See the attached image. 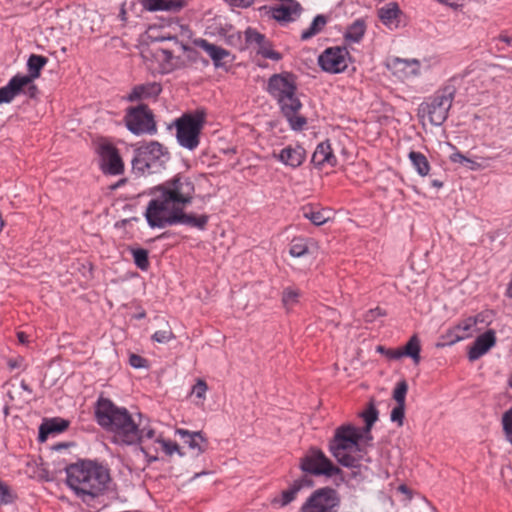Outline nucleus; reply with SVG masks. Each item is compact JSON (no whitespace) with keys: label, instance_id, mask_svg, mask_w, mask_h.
Here are the masks:
<instances>
[{"label":"nucleus","instance_id":"nucleus-1","mask_svg":"<svg viewBox=\"0 0 512 512\" xmlns=\"http://www.w3.org/2000/svg\"><path fill=\"white\" fill-rule=\"evenodd\" d=\"M97 424L113 435V442L125 446H137L139 451L149 447L159 452L163 434L158 432L148 418L138 414L136 422L127 408L116 405L111 399L100 396L94 406Z\"/></svg>","mask_w":512,"mask_h":512},{"label":"nucleus","instance_id":"nucleus-2","mask_svg":"<svg viewBox=\"0 0 512 512\" xmlns=\"http://www.w3.org/2000/svg\"><path fill=\"white\" fill-rule=\"evenodd\" d=\"M195 193V184L189 176L178 173L171 179L151 189L153 196L148 202L145 218L147 223L162 218L173 209L185 208L191 204Z\"/></svg>","mask_w":512,"mask_h":512},{"label":"nucleus","instance_id":"nucleus-3","mask_svg":"<svg viewBox=\"0 0 512 512\" xmlns=\"http://www.w3.org/2000/svg\"><path fill=\"white\" fill-rule=\"evenodd\" d=\"M65 472L67 486L84 503L103 495L111 480L109 469L92 460L69 464Z\"/></svg>","mask_w":512,"mask_h":512},{"label":"nucleus","instance_id":"nucleus-4","mask_svg":"<svg viewBox=\"0 0 512 512\" xmlns=\"http://www.w3.org/2000/svg\"><path fill=\"white\" fill-rule=\"evenodd\" d=\"M266 91L276 100L290 128L294 131L303 130L307 119L298 115L302 103L297 96L296 75L288 71L271 75L267 81Z\"/></svg>","mask_w":512,"mask_h":512},{"label":"nucleus","instance_id":"nucleus-5","mask_svg":"<svg viewBox=\"0 0 512 512\" xmlns=\"http://www.w3.org/2000/svg\"><path fill=\"white\" fill-rule=\"evenodd\" d=\"M363 434L351 424L341 425L329 441V452L344 467L356 468L362 459L360 441Z\"/></svg>","mask_w":512,"mask_h":512},{"label":"nucleus","instance_id":"nucleus-6","mask_svg":"<svg viewBox=\"0 0 512 512\" xmlns=\"http://www.w3.org/2000/svg\"><path fill=\"white\" fill-rule=\"evenodd\" d=\"M170 159L168 149L158 141H145L133 148L132 173L137 176L156 174L165 168Z\"/></svg>","mask_w":512,"mask_h":512},{"label":"nucleus","instance_id":"nucleus-7","mask_svg":"<svg viewBox=\"0 0 512 512\" xmlns=\"http://www.w3.org/2000/svg\"><path fill=\"white\" fill-rule=\"evenodd\" d=\"M456 92L453 81H448L419 105L418 115L427 116L433 126H441L448 118Z\"/></svg>","mask_w":512,"mask_h":512},{"label":"nucleus","instance_id":"nucleus-8","mask_svg":"<svg viewBox=\"0 0 512 512\" xmlns=\"http://www.w3.org/2000/svg\"><path fill=\"white\" fill-rule=\"evenodd\" d=\"M205 123V110L197 109L194 112L182 114L168 128L175 127L176 139L181 147L194 151L200 144V134Z\"/></svg>","mask_w":512,"mask_h":512},{"label":"nucleus","instance_id":"nucleus-9","mask_svg":"<svg viewBox=\"0 0 512 512\" xmlns=\"http://www.w3.org/2000/svg\"><path fill=\"white\" fill-rule=\"evenodd\" d=\"M124 122L127 129L134 135H154L157 133L154 114L146 104L141 103L135 107H128Z\"/></svg>","mask_w":512,"mask_h":512},{"label":"nucleus","instance_id":"nucleus-10","mask_svg":"<svg viewBox=\"0 0 512 512\" xmlns=\"http://www.w3.org/2000/svg\"><path fill=\"white\" fill-rule=\"evenodd\" d=\"M300 469L310 475L333 477L342 473V470L316 447H312L300 460Z\"/></svg>","mask_w":512,"mask_h":512},{"label":"nucleus","instance_id":"nucleus-11","mask_svg":"<svg viewBox=\"0 0 512 512\" xmlns=\"http://www.w3.org/2000/svg\"><path fill=\"white\" fill-rule=\"evenodd\" d=\"M208 221L209 215L207 214L196 215L194 213H186L184 212V208H180L173 209L166 216L157 218V220L149 223L148 225L151 228H166L169 226L182 224L203 231L206 229Z\"/></svg>","mask_w":512,"mask_h":512},{"label":"nucleus","instance_id":"nucleus-12","mask_svg":"<svg viewBox=\"0 0 512 512\" xmlns=\"http://www.w3.org/2000/svg\"><path fill=\"white\" fill-rule=\"evenodd\" d=\"M340 497L331 487L315 490L303 503L301 512H338Z\"/></svg>","mask_w":512,"mask_h":512},{"label":"nucleus","instance_id":"nucleus-13","mask_svg":"<svg viewBox=\"0 0 512 512\" xmlns=\"http://www.w3.org/2000/svg\"><path fill=\"white\" fill-rule=\"evenodd\" d=\"M260 11H266V14L277 21L281 25H286L288 23L296 21L302 11L303 8L301 4L297 0H279L278 4L273 6H262Z\"/></svg>","mask_w":512,"mask_h":512},{"label":"nucleus","instance_id":"nucleus-14","mask_svg":"<svg viewBox=\"0 0 512 512\" xmlns=\"http://www.w3.org/2000/svg\"><path fill=\"white\" fill-rule=\"evenodd\" d=\"M349 52L345 47H329L318 57V64L327 73L338 74L346 70Z\"/></svg>","mask_w":512,"mask_h":512},{"label":"nucleus","instance_id":"nucleus-15","mask_svg":"<svg viewBox=\"0 0 512 512\" xmlns=\"http://www.w3.org/2000/svg\"><path fill=\"white\" fill-rule=\"evenodd\" d=\"M102 169L110 175H120L124 171V163L116 147L106 144L101 147Z\"/></svg>","mask_w":512,"mask_h":512},{"label":"nucleus","instance_id":"nucleus-16","mask_svg":"<svg viewBox=\"0 0 512 512\" xmlns=\"http://www.w3.org/2000/svg\"><path fill=\"white\" fill-rule=\"evenodd\" d=\"M273 157L285 166L295 169L305 161L306 150L301 145H288L278 154L274 153Z\"/></svg>","mask_w":512,"mask_h":512},{"label":"nucleus","instance_id":"nucleus-17","mask_svg":"<svg viewBox=\"0 0 512 512\" xmlns=\"http://www.w3.org/2000/svg\"><path fill=\"white\" fill-rule=\"evenodd\" d=\"M496 344L495 331L487 330L479 335L468 350V359L476 361L485 355Z\"/></svg>","mask_w":512,"mask_h":512},{"label":"nucleus","instance_id":"nucleus-18","mask_svg":"<svg viewBox=\"0 0 512 512\" xmlns=\"http://www.w3.org/2000/svg\"><path fill=\"white\" fill-rule=\"evenodd\" d=\"M175 434L178 435L191 450L196 451V456L204 453L208 448V440L202 431L191 432L183 428H177Z\"/></svg>","mask_w":512,"mask_h":512},{"label":"nucleus","instance_id":"nucleus-19","mask_svg":"<svg viewBox=\"0 0 512 512\" xmlns=\"http://www.w3.org/2000/svg\"><path fill=\"white\" fill-rule=\"evenodd\" d=\"M162 92V86L157 82H148L144 84L135 85L131 92L125 96L128 102H137L146 99H155Z\"/></svg>","mask_w":512,"mask_h":512},{"label":"nucleus","instance_id":"nucleus-20","mask_svg":"<svg viewBox=\"0 0 512 512\" xmlns=\"http://www.w3.org/2000/svg\"><path fill=\"white\" fill-rule=\"evenodd\" d=\"M311 162L318 169L327 166L335 167L337 165V158L333 153L329 141H323L317 145L312 154Z\"/></svg>","mask_w":512,"mask_h":512},{"label":"nucleus","instance_id":"nucleus-21","mask_svg":"<svg viewBox=\"0 0 512 512\" xmlns=\"http://www.w3.org/2000/svg\"><path fill=\"white\" fill-rule=\"evenodd\" d=\"M31 81L23 74L13 76L8 84L2 87V103H10L16 96L23 93L25 85Z\"/></svg>","mask_w":512,"mask_h":512},{"label":"nucleus","instance_id":"nucleus-22","mask_svg":"<svg viewBox=\"0 0 512 512\" xmlns=\"http://www.w3.org/2000/svg\"><path fill=\"white\" fill-rule=\"evenodd\" d=\"M69 426V421L60 417L45 420L39 427L38 440L45 442L50 434L61 433Z\"/></svg>","mask_w":512,"mask_h":512},{"label":"nucleus","instance_id":"nucleus-23","mask_svg":"<svg viewBox=\"0 0 512 512\" xmlns=\"http://www.w3.org/2000/svg\"><path fill=\"white\" fill-rule=\"evenodd\" d=\"M140 4L147 11H180L183 7L181 0H139Z\"/></svg>","mask_w":512,"mask_h":512},{"label":"nucleus","instance_id":"nucleus-24","mask_svg":"<svg viewBox=\"0 0 512 512\" xmlns=\"http://www.w3.org/2000/svg\"><path fill=\"white\" fill-rule=\"evenodd\" d=\"M400 15L401 10L396 2H390L378 10L379 19L389 28L398 27Z\"/></svg>","mask_w":512,"mask_h":512},{"label":"nucleus","instance_id":"nucleus-25","mask_svg":"<svg viewBox=\"0 0 512 512\" xmlns=\"http://www.w3.org/2000/svg\"><path fill=\"white\" fill-rule=\"evenodd\" d=\"M195 45L203 49L212 59L215 67L221 66V61L229 56V51L208 42L206 39H196Z\"/></svg>","mask_w":512,"mask_h":512},{"label":"nucleus","instance_id":"nucleus-26","mask_svg":"<svg viewBox=\"0 0 512 512\" xmlns=\"http://www.w3.org/2000/svg\"><path fill=\"white\" fill-rule=\"evenodd\" d=\"M483 316L477 314L476 316H469L465 319L460 320L453 327L459 336H462V340L468 339L473 336L477 331V324L483 322Z\"/></svg>","mask_w":512,"mask_h":512},{"label":"nucleus","instance_id":"nucleus-27","mask_svg":"<svg viewBox=\"0 0 512 512\" xmlns=\"http://www.w3.org/2000/svg\"><path fill=\"white\" fill-rule=\"evenodd\" d=\"M301 211L303 217L310 220L315 226H321L330 219L329 210L322 209L311 204L303 206Z\"/></svg>","mask_w":512,"mask_h":512},{"label":"nucleus","instance_id":"nucleus-28","mask_svg":"<svg viewBox=\"0 0 512 512\" xmlns=\"http://www.w3.org/2000/svg\"><path fill=\"white\" fill-rule=\"evenodd\" d=\"M314 241L305 237H294L289 244V254L294 258H301L311 254Z\"/></svg>","mask_w":512,"mask_h":512},{"label":"nucleus","instance_id":"nucleus-29","mask_svg":"<svg viewBox=\"0 0 512 512\" xmlns=\"http://www.w3.org/2000/svg\"><path fill=\"white\" fill-rule=\"evenodd\" d=\"M47 63V57L38 54H31L27 59V74L24 76L33 82L35 79L40 77L41 70L46 66Z\"/></svg>","mask_w":512,"mask_h":512},{"label":"nucleus","instance_id":"nucleus-30","mask_svg":"<svg viewBox=\"0 0 512 512\" xmlns=\"http://www.w3.org/2000/svg\"><path fill=\"white\" fill-rule=\"evenodd\" d=\"M393 67L404 73L406 77L417 76L420 74V62L417 59H400L393 61Z\"/></svg>","mask_w":512,"mask_h":512},{"label":"nucleus","instance_id":"nucleus-31","mask_svg":"<svg viewBox=\"0 0 512 512\" xmlns=\"http://www.w3.org/2000/svg\"><path fill=\"white\" fill-rule=\"evenodd\" d=\"M408 158L411 161L414 169L420 176L424 177L429 174L431 168L430 163L423 153L417 151H410L408 154Z\"/></svg>","mask_w":512,"mask_h":512},{"label":"nucleus","instance_id":"nucleus-32","mask_svg":"<svg viewBox=\"0 0 512 512\" xmlns=\"http://www.w3.org/2000/svg\"><path fill=\"white\" fill-rule=\"evenodd\" d=\"M301 291L297 287L294 286H288L285 287L281 294V302L283 307L290 311L293 309L300 301L301 298Z\"/></svg>","mask_w":512,"mask_h":512},{"label":"nucleus","instance_id":"nucleus-33","mask_svg":"<svg viewBox=\"0 0 512 512\" xmlns=\"http://www.w3.org/2000/svg\"><path fill=\"white\" fill-rule=\"evenodd\" d=\"M403 356L410 357L415 364H419L421 357V343L417 335L410 337L404 347L401 348Z\"/></svg>","mask_w":512,"mask_h":512},{"label":"nucleus","instance_id":"nucleus-34","mask_svg":"<svg viewBox=\"0 0 512 512\" xmlns=\"http://www.w3.org/2000/svg\"><path fill=\"white\" fill-rule=\"evenodd\" d=\"M129 253L133 257V261L137 268L142 271H147L150 267L149 252L147 249L138 246H129Z\"/></svg>","mask_w":512,"mask_h":512},{"label":"nucleus","instance_id":"nucleus-35","mask_svg":"<svg viewBox=\"0 0 512 512\" xmlns=\"http://www.w3.org/2000/svg\"><path fill=\"white\" fill-rule=\"evenodd\" d=\"M327 24V17L322 15V14H318L314 17V19L312 20L309 28H307L306 30H304L301 34V40L302 41H307L309 39H311L312 37H314L315 35H317L318 33H320L323 28L325 27V25Z\"/></svg>","mask_w":512,"mask_h":512},{"label":"nucleus","instance_id":"nucleus-36","mask_svg":"<svg viewBox=\"0 0 512 512\" xmlns=\"http://www.w3.org/2000/svg\"><path fill=\"white\" fill-rule=\"evenodd\" d=\"M365 34V24L361 19L354 21L348 28L344 35L347 41L358 43Z\"/></svg>","mask_w":512,"mask_h":512},{"label":"nucleus","instance_id":"nucleus-37","mask_svg":"<svg viewBox=\"0 0 512 512\" xmlns=\"http://www.w3.org/2000/svg\"><path fill=\"white\" fill-rule=\"evenodd\" d=\"M299 492H300V490H299L298 486H296L294 483H292L288 489L283 490L279 494V496H277L273 499V503L278 504L280 507H285L296 499L297 494Z\"/></svg>","mask_w":512,"mask_h":512},{"label":"nucleus","instance_id":"nucleus-38","mask_svg":"<svg viewBox=\"0 0 512 512\" xmlns=\"http://www.w3.org/2000/svg\"><path fill=\"white\" fill-rule=\"evenodd\" d=\"M379 412L373 401H370L367 408L362 411L359 416L365 422V431L369 432L372 430L374 423L378 420Z\"/></svg>","mask_w":512,"mask_h":512},{"label":"nucleus","instance_id":"nucleus-39","mask_svg":"<svg viewBox=\"0 0 512 512\" xmlns=\"http://www.w3.org/2000/svg\"><path fill=\"white\" fill-rule=\"evenodd\" d=\"M257 54L273 61H280L282 59V54L273 50L271 41L266 37L264 42L257 46Z\"/></svg>","mask_w":512,"mask_h":512},{"label":"nucleus","instance_id":"nucleus-40","mask_svg":"<svg viewBox=\"0 0 512 512\" xmlns=\"http://www.w3.org/2000/svg\"><path fill=\"white\" fill-rule=\"evenodd\" d=\"M440 339L441 342L436 344V347L438 348L454 345L455 343L462 341V336H459L454 327H451L441 335Z\"/></svg>","mask_w":512,"mask_h":512},{"label":"nucleus","instance_id":"nucleus-41","mask_svg":"<svg viewBox=\"0 0 512 512\" xmlns=\"http://www.w3.org/2000/svg\"><path fill=\"white\" fill-rule=\"evenodd\" d=\"M501 424L505 439L512 444V406L503 413Z\"/></svg>","mask_w":512,"mask_h":512},{"label":"nucleus","instance_id":"nucleus-42","mask_svg":"<svg viewBox=\"0 0 512 512\" xmlns=\"http://www.w3.org/2000/svg\"><path fill=\"white\" fill-rule=\"evenodd\" d=\"M6 363L8 370L10 372H15L16 374L21 373L27 368L25 358L20 355L8 358Z\"/></svg>","mask_w":512,"mask_h":512},{"label":"nucleus","instance_id":"nucleus-43","mask_svg":"<svg viewBox=\"0 0 512 512\" xmlns=\"http://www.w3.org/2000/svg\"><path fill=\"white\" fill-rule=\"evenodd\" d=\"M244 34H245L246 43L249 46H252V45L258 46L259 44L264 42V39L266 37L264 34L258 32L256 29L251 28V27H248L245 30Z\"/></svg>","mask_w":512,"mask_h":512},{"label":"nucleus","instance_id":"nucleus-44","mask_svg":"<svg viewBox=\"0 0 512 512\" xmlns=\"http://www.w3.org/2000/svg\"><path fill=\"white\" fill-rule=\"evenodd\" d=\"M407 391H408V384L405 380H402L396 384V387L393 391V398L397 404L405 405Z\"/></svg>","mask_w":512,"mask_h":512},{"label":"nucleus","instance_id":"nucleus-45","mask_svg":"<svg viewBox=\"0 0 512 512\" xmlns=\"http://www.w3.org/2000/svg\"><path fill=\"white\" fill-rule=\"evenodd\" d=\"M160 446L167 456H172L174 453H177L180 457H183L185 455V453L181 451L180 446L176 442H173L171 440H166L162 438Z\"/></svg>","mask_w":512,"mask_h":512},{"label":"nucleus","instance_id":"nucleus-46","mask_svg":"<svg viewBox=\"0 0 512 512\" xmlns=\"http://www.w3.org/2000/svg\"><path fill=\"white\" fill-rule=\"evenodd\" d=\"M404 417H405V405L397 404L391 411V414H390L391 421L397 423L398 426H402Z\"/></svg>","mask_w":512,"mask_h":512},{"label":"nucleus","instance_id":"nucleus-47","mask_svg":"<svg viewBox=\"0 0 512 512\" xmlns=\"http://www.w3.org/2000/svg\"><path fill=\"white\" fill-rule=\"evenodd\" d=\"M166 39L173 40L176 44H178L181 47V49L187 54L188 59L196 61L197 58L199 57V52L197 50L183 43H180L176 36L167 37Z\"/></svg>","mask_w":512,"mask_h":512},{"label":"nucleus","instance_id":"nucleus-48","mask_svg":"<svg viewBox=\"0 0 512 512\" xmlns=\"http://www.w3.org/2000/svg\"><path fill=\"white\" fill-rule=\"evenodd\" d=\"M207 390V383L202 379H198L195 385L192 387L191 394L195 395L199 399H205Z\"/></svg>","mask_w":512,"mask_h":512},{"label":"nucleus","instance_id":"nucleus-49","mask_svg":"<svg viewBox=\"0 0 512 512\" xmlns=\"http://www.w3.org/2000/svg\"><path fill=\"white\" fill-rule=\"evenodd\" d=\"M172 338L171 330H159L152 335V339L158 343H168Z\"/></svg>","mask_w":512,"mask_h":512},{"label":"nucleus","instance_id":"nucleus-50","mask_svg":"<svg viewBox=\"0 0 512 512\" xmlns=\"http://www.w3.org/2000/svg\"><path fill=\"white\" fill-rule=\"evenodd\" d=\"M129 364L135 369L148 367L147 359H145L144 357H142L138 354H130Z\"/></svg>","mask_w":512,"mask_h":512},{"label":"nucleus","instance_id":"nucleus-51","mask_svg":"<svg viewBox=\"0 0 512 512\" xmlns=\"http://www.w3.org/2000/svg\"><path fill=\"white\" fill-rule=\"evenodd\" d=\"M450 161L453 163H460L463 165L475 164V162L465 155H463L460 151L456 150L454 153L450 155Z\"/></svg>","mask_w":512,"mask_h":512},{"label":"nucleus","instance_id":"nucleus-52","mask_svg":"<svg viewBox=\"0 0 512 512\" xmlns=\"http://www.w3.org/2000/svg\"><path fill=\"white\" fill-rule=\"evenodd\" d=\"M293 483L298 486L299 490L301 491L303 488H309L314 485V481L305 473V475H302L301 477L297 478L293 481Z\"/></svg>","mask_w":512,"mask_h":512},{"label":"nucleus","instance_id":"nucleus-53","mask_svg":"<svg viewBox=\"0 0 512 512\" xmlns=\"http://www.w3.org/2000/svg\"><path fill=\"white\" fill-rule=\"evenodd\" d=\"M23 94L27 95L31 99H35L38 96L39 90H38V87L36 86V84L34 83V81L25 85Z\"/></svg>","mask_w":512,"mask_h":512},{"label":"nucleus","instance_id":"nucleus-54","mask_svg":"<svg viewBox=\"0 0 512 512\" xmlns=\"http://www.w3.org/2000/svg\"><path fill=\"white\" fill-rule=\"evenodd\" d=\"M228 5L239 7V8H248L253 5L254 0H224Z\"/></svg>","mask_w":512,"mask_h":512},{"label":"nucleus","instance_id":"nucleus-55","mask_svg":"<svg viewBox=\"0 0 512 512\" xmlns=\"http://www.w3.org/2000/svg\"><path fill=\"white\" fill-rule=\"evenodd\" d=\"M145 449H146V451H141V452L145 456L148 465L159 460L158 452L149 451V450H152L149 447H145Z\"/></svg>","mask_w":512,"mask_h":512},{"label":"nucleus","instance_id":"nucleus-56","mask_svg":"<svg viewBox=\"0 0 512 512\" xmlns=\"http://www.w3.org/2000/svg\"><path fill=\"white\" fill-rule=\"evenodd\" d=\"M14 499V496L9 490V487L2 483V504L11 503Z\"/></svg>","mask_w":512,"mask_h":512},{"label":"nucleus","instance_id":"nucleus-57","mask_svg":"<svg viewBox=\"0 0 512 512\" xmlns=\"http://www.w3.org/2000/svg\"><path fill=\"white\" fill-rule=\"evenodd\" d=\"M386 357L391 360H398L403 357L401 348L391 349L389 348L386 353Z\"/></svg>","mask_w":512,"mask_h":512},{"label":"nucleus","instance_id":"nucleus-58","mask_svg":"<svg viewBox=\"0 0 512 512\" xmlns=\"http://www.w3.org/2000/svg\"><path fill=\"white\" fill-rule=\"evenodd\" d=\"M498 41H499V42H502V43H505L506 45H511V43H512V37L507 36V35H500V36L498 37Z\"/></svg>","mask_w":512,"mask_h":512},{"label":"nucleus","instance_id":"nucleus-59","mask_svg":"<svg viewBox=\"0 0 512 512\" xmlns=\"http://www.w3.org/2000/svg\"><path fill=\"white\" fill-rule=\"evenodd\" d=\"M359 430L363 434L362 440L364 439L366 441H371L373 439V437L371 435V431H369V432L365 431V426L362 429H359Z\"/></svg>","mask_w":512,"mask_h":512},{"label":"nucleus","instance_id":"nucleus-60","mask_svg":"<svg viewBox=\"0 0 512 512\" xmlns=\"http://www.w3.org/2000/svg\"><path fill=\"white\" fill-rule=\"evenodd\" d=\"M437 1L440 3L446 4V5H449L451 7H456V6H458L459 0H437Z\"/></svg>","mask_w":512,"mask_h":512},{"label":"nucleus","instance_id":"nucleus-61","mask_svg":"<svg viewBox=\"0 0 512 512\" xmlns=\"http://www.w3.org/2000/svg\"><path fill=\"white\" fill-rule=\"evenodd\" d=\"M17 337L20 343L24 344L27 342V335L24 332H18Z\"/></svg>","mask_w":512,"mask_h":512},{"label":"nucleus","instance_id":"nucleus-62","mask_svg":"<svg viewBox=\"0 0 512 512\" xmlns=\"http://www.w3.org/2000/svg\"><path fill=\"white\" fill-rule=\"evenodd\" d=\"M431 185L439 189L443 187V182L438 179H434L431 181Z\"/></svg>","mask_w":512,"mask_h":512},{"label":"nucleus","instance_id":"nucleus-63","mask_svg":"<svg viewBox=\"0 0 512 512\" xmlns=\"http://www.w3.org/2000/svg\"><path fill=\"white\" fill-rule=\"evenodd\" d=\"M162 53L165 55L166 60H170L173 57V54L170 50L163 49Z\"/></svg>","mask_w":512,"mask_h":512},{"label":"nucleus","instance_id":"nucleus-64","mask_svg":"<svg viewBox=\"0 0 512 512\" xmlns=\"http://www.w3.org/2000/svg\"><path fill=\"white\" fill-rule=\"evenodd\" d=\"M376 350H377V352H379V353H381V354L386 356V353H387L388 349L385 348L384 346L379 345V346H377Z\"/></svg>","mask_w":512,"mask_h":512}]
</instances>
